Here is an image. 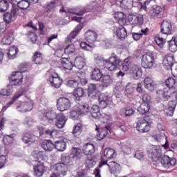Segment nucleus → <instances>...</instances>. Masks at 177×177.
<instances>
[{"label":"nucleus","mask_w":177,"mask_h":177,"mask_svg":"<svg viewBox=\"0 0 177 177\" xmlns=\"http://www.w3.org/2000/svg\"><path fill=\"white\" fill-rule=\"evenodd\" d=\"M30 7V3L27 0H21L17 3V6L12 4V9L10 12H6L3 15V19L7 24L15 21L17 16H24L23 12L21 10H26Z\"/></svg>","instance_id":"obj_1"},{"label":"nucleus","mask_w":177,"mask_h":177,"mask_svg":"<svg viewBox=\"0 0 177 177\" xmlns=\"http://www.w3.org/2000/svg\"><path fill=\"white\" fill-rule=\"evenodd\" d=\"M95 62L99 67H105L109 71H115L117 67L121 64V60L117 58L115 54H111V57L107 59L97 56L94 58Z\"/></svg>","instance_id":"obj_2"},{"label":"nucleus","mask_w":177,"mask_h":177,"mask_svg":"<svg viewBox=\"0 0 177 177\" xmlns=\"http://www.w3.org/2000/svg\"><path fill=\"white\" fill-rule=\"evenodd\" d=\"M103 165H108L109 170L112 174H120L121 172V166L116 162L111 161L107 163V161L101 160L98 167L94 170V175L95 177H101L100 168H102Z\"/></svg>","instance_id":"obj_3"},{"label":"nucleus","mask_w":177,"mask_h":177,"mask_svg":"<svg viewBox=\"0 0 177 177\" xmlns=\"http://www.w3.org/2000/svg\"><path fill=\"white\" fill-rule=\"evenodd\" d=\"M156 63V55L153 53H147L142 56L141 66L143 68H153Z\"/></svg>","instance_id":"obj_4"},{"label":"nucleus","mask_w":177,"mask_h":177,"mask_svg":"<svg viewBox=\"0 0 177 177\" xmlns=\"http://www.w3.org/2000/svg\"><path fill=\"white\" fill-rule=\"evenodd\" d=\"M147 153L149 158L155 162L159 161L161 157H162V151H161V148L156 145H150L147 149Z\"/></svg>","instance_id":"obj_5"},{"label":"nucleus","mask_w":177,"mask_h":177,"mask_svg":"<svg viewBox=\"0 0 177 177\" xmlns=\"http://www.w3.org/2000/svg\"><path fill=\"white\" fill-rule=\"evenodd\" d=\"M95 120H100L101 122H107L109 121V116L106 113H100V108L97 105H93L90 108L89 112Z\"/></svg>","instance_id":"obj_6"},{"label":"nucleus","mask_w":177,"mask_h":177,"mask_svg":"<svg viewBox=\"0 0 177 177\" xmlns=\"http://www.w3.org/2000/svg\"><path fill=\"white\" fill-rule=\"evenodd\" d=\"M9 81L10 85H11V86H12V85H21V84H23V72H12L11 77H9Z\"/></svg>","instance_id":"obj_7"},{"label":"nucleus","mask_w":177,"mask_h":177,"mask_svg":"<svg viewBox=\"0 0 177 177\" xmlns=\"http://www.w3.org/2000/svg\"><path fill=\"white\" fill-rule=\"evenodd\" d=\"M57 6H59V0H52L49 2H47L43 6L45 16H49L50 13H54Z\"/></svg>","instance_id":"obj_8"},{"label":"nucleus","mask_w":177,"mask_h":177,"mask_svg":"<svg viewBox=\"0 0 177 177\" xmlns=\"http://www.w3.org/2000/svg\"><path fill=\"white\" fill-rule=\"evenodd\" d=\"M71 107V102L67 97H59L57 102V109L59 111H66Z\"/></svg>","instance_id":"obj_9"},{"label":"nucleus","mask_w":177,"mask_h":177,"mask_svg":"<svg viewBox=\"0 0 177 177\" xmlns=\"http://www.w3.org/2000/svg\"><path fill=\"white\" fill-rule=\"evenodd\" d=\"M160 164L163 168L168 169V168H171L176 164V158H169V156L165 155L160 160Z\"/></svg>","instance_id":"obj_10"},{"label":"nucleus","mask_w":177,"mask_h":177,"mask_svg":"<svg viewBox=\"0 0 177 177\" xmlns=\"http://www.w3.org/2000/svg\"><path fill=\"white\" fill-rule=\"evenodd\" d=\"M136 128L138 131L141 133H145V132H149L150 131V125L146 119H140L138 120Z\"/></svg>","instance_id":"obj_11"},{"label":"nucleus","mask_w":177,"mask_h":177,"mask_svg":"<svg viewBox=\"0 0 177 177\" xmlns=\"http://www.w3.org/2000/svg\"><path fill=\"white\" fill-rule=\"evenodd\" d=\"M160 32L165 35H169L172 33V24L169 21L164 20L160 24Z\"/></svg>","instance_id":"obj_12"},{"label":"nucleus","mask_w":177,"mask_h":177,"mask_svg":"<svg viewBox=\"0 0 177 177\" xmlns=\"http://www.w3.org/2000/svg\"><path fill=\"white\" fill-rule=\"evenodd\" d=\"M112 30H113V33L115 34L116 37H118V39L121 41H124L125 38H127V29L122 26L118 28L117 26H113Z\"/></svg>","instance_id":"obj_13"},{"label":"nucleus","mask_w":177,"mask_h":177,"mask_svg":"<svg viewBox=\"0 0 177 177\" xmlns=\"http://www.w3.org/2000/svg\"><path fill=\"white\" fill-rule=\"evenodd\" d=\"M99 105L101 109H106L111 103V97L106 94L101 93L98 97Z\"/></svg>","instance_id":"obj_14"},{"label":"nucleus","mask_w":177,"mask_h":177,"mask_svg":"<svg viewBox=\"0 0 177 177\" xmlns=\"http://www.w3.org/2000/svg\"><path fill=\"white\" fill-rule=\"evenodd\" d=\"M129 20L131 24L136 26H142L145 21L143 16L140 14L129 15Z\"/></svg>","instance_id":"obj_15"},{"label":"nucleus","mask_w":177,"mask_h":177,"mask_svg":"<svg viewBox=\"0 0 177 177\" xmlns=\"http://www.w3.org/2000/svg\"><path fill=\"white\" fill-rule=\"evenodd\" d=\"M103 77V73L99 68H95L90 73V78L92 81L99 82Z\"/></svg>","instance_id":"obj_16"},{"label":"nucleus","mask_w":177,"mask_h":177,"mask_svg":"<svg viewBox=\"0 0 177 177\" xmlns=\"http://www.w3.org/2000/svg\"><path fill=\"white\" fill-rule=\"evenodd\" d=\"M55 127L59 128V129H62V128H64L66 125V122H67V118L63 113H58L57 117L55 118Z\"/></svg>","instance_id":"obj_17"},{"label":"nucleus","mask_w":177,"mask_h":177,"mask_svg":"<svg viewBox=\"0 0 177 177\" xmlns=\"http://www.w3.org/2000/svg\"><path fill=\"white\" fill-rule=\"evenodd\" d=\"M34 175L36 177H42L45 174V165L39 163L33 166Z\"/></svg>","instance_id":"obj_18"},{"label":"nucleus","mask_w":177,"mask_h":177,"mask_svg":"<svg viewBox=\"0 0 177 177\" xmlns=\"http://www.w3.org/2000/svg\"><path fill=\"white\" fill-rule=\"evenodd\" d=\"M85 39L90 44L93 45V42H95L97 39V33L93 30H88L85 32Z\"/></svg>","instance_id":"obj_19"},{"label":"nucleus","mask_w":177,"mask_h":177,"mask_svg":"<svg viewBox=\"0 0 177 177\" xmlns=\"http://www.w3.org/2000/svg\"><path fill=\"white\" fill-rule=\"evenodd\" d=\"M49 82L50 83L51 86L53 88H60L62 84H63V80L59 77V75H55V76H51L49 77Z\"/></svg>","instance_id":"obj_20"},{"label":"nucleus","mask_w":177,"mask_h":177,"mask_svg":"<svg viewBox=\"0 0 177 177\" xmlns=\"http://www.w3.org/2000/svg\"><path fill=\"white\" fill-rule=\"evenodd\" d=\"M37 139V137L31 133L30 132H26L24 133L22 135V142H24V143H26V145H31V143H34V142H35Z\"/></svg>","instance_id":"obj_21"},{"label":"nucleus","mask_w":177,"mask_h":177,"mask_svg":"<svg viewBox=\"0 0 177 177\" xmlns=\"http://www.w3.org/2000/svg\"><path fill=\"white\" fill-rule=\"evenodd\" d=\"M163 64L167 67V70H172L174 64H175V57L171 54H167L163 59Z\"/></svg>","instance_id":"obj_22"},{"label":"nucleus","mask_w":177,"mask_h":177,"mask_svg":"<svg viewBox=\"0 0 177 177\" xmlns=\"http://www.w3.org/2000/svg\"><path fill=\"white\" fill-rule=\"evenodd\" d=\"M82 153L84 156H93L95 154V145L91 143H86L83 145Z\"/></svg>","instance_id":"obj_23"},{"label":"nucleus","mask_w":177,"mask_h":177,"mask_svg":"<svg viewBox=\"0 0 177 177\" xmlns=\"http://www.w3.org/2000/svg\"><path fill=\"white\" fill-rule=\"evenodd\" d=\"M73 95L75 102H81V99L85 96V91L84 88L78 87L73 90Z\"/></svg>","instance_id":"obj_24"},{"label":"nucleus","mask_w":177,"mask_h":177,"mask_svg":"<svg viewBox=\"0 0 177 177\" xmlns=\"http://www.w3.org/2000/svg\"><path fill=\"white\" fill-rule=\"evenodd\" d=\"M57 114L53 111H48L44 113V115L41 118V121H48V122H53L54 120H56Z\"/></svg>","instance_id":"obj_25"},{"label":"nucleus","mask_w":177,"mask_h":177,"mask_svg":"<svg viewBox=\"0 0 177 177\" xmlns=\"http://www.w3.org/2000/svg\"><path fill=\"white\" fill-rule=\"evenodd\" d=\"M55 169L63 176L67 175V171L68 170V167L64 163L59 162L55 165Z\"/></svg>","instance_id":"obj_26"},{"label":"nucleus","mask_w":177,"mask_h":177,"mask_svg":"<svg viewBox=\"0 0 177 177\" xmlns=\"http://www.w3.org/2000/svg\"><path fill=\"white\" fill-rule=\"evenodd\" d=\"M17 109L21 113H27V111H31L32 110V104L27 102H24L17 106Z\"/></svg>","instance_id":"obj_27"},{"label":"nucleus","mask_w":177,"mask_h":177,"mask_svg":"<svg viewBox=\"0 0 177 177\" xmlns=\"http://www.w3.org/2000/svg\"><path fill=\"white\" fill-rule=\"evenodd\" d=\"M85 58L82 56L76 57L73 63V67L82 70L85 67Z\"/></svg>","instance_id":"obj_28"},{"label":"nucleus","mask_w":177,"mask_h":177,"mask_svg":"<svg viewBox=\"0 0 177 177\" xmlns=\"http://www.w3.org/2000/svg\"><path fill=\"white\" fill-rule=\"evenodd\" d=\"M60 63L65 70H73V68L74 67V64L70 58L63 57L61 59Z\"/></svg>","instance_id":"obj_29"},{"label":"nucleus","mask_w":177,"mask_h":177,"mask_svg":"<svg viewBox=\"0 0 177 177\" xmlns=\"http://www.w3.org/2000/svg\"><path fill=\"white\" fill-rule=\"evenodd\" d=\"M167 48L170 52H176L177 50V37H173L171 40L167 41Z\"/></svg>","instance_id":"obj_30"},{"label":"nucleus","mask_w":177,"mask_h":177,"mask_svg":"<svg viewBox=\"0 0 177 177\" xmlns=\"http://www.w3.org/2000/svg\"><path fill=\"white\" fill-rule=\"evenodd\" d=\"M41 147L45 151H52L55 149V144L50 140H44L42 142Z\"/></svg>","instance_id":"obj_31"},{"label":"nucleus","mask_w":177,"mask_h":177,"mask_svg":"<svg viewBox=\"0 0 177 177\" xmlns=\"http://www.w3.org/2000/svg\"><path fill=\"white\" fill-rule=\"evenodd\" d=\"M150 107L151 105L142 103L140 105L137 110L140 114H142V115H146L150 113Z\"/></svg>","instance_id":"obj_32"},{"label":"nucleus","mask_w":177,"mask_h":177,"mask_svg":"<svg viewBox=\"0 0 177 177\" xmlns=\"http://www.w3.org/2000/svg\"><path fill=\"white\" fill-rule=\"evenodd\" d=\"M132 74L136 80H139L142 77V68L138 65H133L131 67Z\"/></svg>","instance_id":"obj_33"},{"label":"nucleus","mask_w":177,"mask_h":177,"mask_svg":"<svg viewBox=\"0 0 177 177\" xmlns=\"http://www.w3.org/2000/svg\"><path fill=\"white\" fill-rule=\"evenodd\" d=\"M104 156L108 160H111L117 157V153H115V150L111 148H106L104 151Z\"/></svg>","instance_id":"obj_34"},{"label":"nucleus","mask_w":177,"mask_h":177,"mask_svg":"<svg viewBox=\"0 0 177 177\" xmlns=\"http://www.w3.org/2000/svg\"><path fill=\"white\" fill-rule=\"evenodd\" d=\"M101 82L102 86H104V88H107V86H110L111 84H113V80L111 79V77L110 75H103L101 78Z\"/></svg>","instance_id":"obj_35"},{"label":"nucleus","mask_w":177,"mask_h":177,"mask_svg":"<svg viewBox=\"0 0 177 177\" xmlns=\"http://www.w3.org/2000/svg\"><path fill=\"white\" fill-rule=\"evenodd\" d=\"M23 95V92H19L17 93L12 97V99L4 106H3V109L1 110V111H3V113L4 111H6V109L10 106H12V104H13V103H15V102H16V100H17V99H19V97H20V96Z\"/></svg>","instance_id":"obj_36"},{"label":"nucleus","mask_w":177,"mask_h":177,"mask_svg":"<svg viewBox=\"0 0 177 177\" xmlns=\"http://www.w3.org/2000/svg\"><path fill=\"white\" fill-rule=\"evenodd\" d=\"M71 157L75 158V160H80L82 157L81 153V149L77 147H73L71 149Z\"/></svg>","instance_id":"obj_37"},{"label":"nucleus","mask_w":177,"mask_h":177,"mask_svg":"<svg viewBox=\"0 0 177 177\" xmlns=\"http://www.w3.org/2000/svg\"><path fill=\"white\" fill-rule=\"evenodd\" d=\"M68 12L71 15L82 16V15H85V13H86V10L85 8H68Z\"/></svg>","instance_id":"obj_38"},{"label":"nucleus","mask_w":177,"mask_h":177,"mask_svg":"<svg viewBox=\"0 0 177 177\" xmlns=\"http://www.w3.org/2000/svg\"><path fill=\"white\" fill-rule=\"evenodd\" d=\"M88 96L90 99H95L96 97V84H91L88 85Z\"/></svg>","instance_id":"obj_39"},{"label":"nucleus","mask_w":177,"mask_h":177,"mask_svg":"<svg viewBox=\"0 0 177 177\" xmlns=\"http://www.w3.org/2000/svg\"><path fill=\"white\" fill-rule=\"evenodd\" d=\"M115 17H117L118 21L121 27L127 24V15H125L124 12H118V14L115 15Z\"/></svg>","instance_id":"obj_40"},{"label":"nucleus","mask_w":177,"mask_h":177,"mask_svg":"<svg viewBox=\"0 0 177 177\" xmlns=\"http://www.w3.org/2000/svg\"><path fill=\"white\" fill-rule=\"evenodd\" d=\"M81 30H82V24H79L77 25L75 29L73 30V31H72L69 36L68 37V39H70L71 41V39H74V38H75V37H77V35H78V34H80V31H81Z\"/></svg>","instance_id":"obj_41"},{"label":"nucleus","mask_w":177,"mask_h":177,"mask_svg":"<svg viewBox=\"0 0 177 177\" xmlns=\"http://www.w3.org/2000/svg\"><path fill=\"white\" fill-rule=\"evenodd\" d=\"M165 85L168 87V89H175L177 86L176 80L174 77H169L165 80Z\"/></svg>","instance_id":"obj_42"},{"label":"nucleus","mask_w":177,"mask_h":177,"mask_svg":"<svg viewBox=\"0 0 177 177\" xmlns=\"http://www.w3.org/2000/svg\"><path fill=\"white\" fill-rule=\"evenodd\" d=\"M17 53H19V48H17L16 46H13L12 47L10 48L7 55L10 59H16Z\"/></svg>","instance_id":"obj_43"},{"label":"nucleus","mask_w":177,"mask_h":177,"mask_svg":"<svg viewBox=\"0 0 177 177\" xmlns=\"http://www.w3.org/2000/svg\"><path fill=\"white\" fill-rule=\"evenodd\" d=\"M40 52H35L32 57V62L35 64H41L42 63V56Z\"/></svg>","instance_id":"obj_44"},{"label":"nucleus","mask_w":177,"mask_h":177,"mask_svg":"<svg viewBox=\"0 0 177 177\" xmlns=\"http://www.w3.org/2000/svg\"><path fill=\"white\" fill-rule=\"evenodd\" d=\"M162 11V8L160 6L155 5V6H153L152 8L149 11V13L151 16L154 17L156 16H158V15H160Z\"/></svg>","instance_id":"obj_45"},{"label":"nucleus","mask_w":177,"mask_h":177,"mask_svg":"<svg viewBox=\"0 0 177 177\" xmlns=\"http://www.w3.org/2000/svg\"><path fill=\"white\" fill-rule=\"evenodd\" d=\"M79 114H88L91 110V107H89V104L87 103H84L79 106Z\"/></svg>","instance_id":"obj_46"},{"label":"nucleus","mask_w":177,"mask_h":177,"mask_svg":"<svg viewBox=\"0 0 177 177\" xmlns=\"http://www.w3.org/2000/svg\"><path fill=\"white\" fill-rule=\"evenodd\" d=\"M12 95V85L8 84L7 86V89H2L0 91V102L2 100V96H10Z\"/></svg>","instance_id":"obj_47"},{"label":"nucleus","mask_w":177,"mask_h":177,"mask_svg":"<svg viewBox=\"0 0 177 177\" xmlns=\"http://www.w3.org/2000/svg\"><path fill=\"white\" fill-rule=\"evenodd\" d=\"M54 145L58 151H64L66 149V142L64 141H56Z\"/></svg>","instance_id":"obj_48"},{"label":"nucleus","mask_w":177,"mask_h":177,"mask_svg":"<svg viewBox=\"0 0 177 177\" xmlns=\"http://www.w3.org/2000/svg\"><path fill=\"white\" fill-rule=\"evenodd\" d=\"M82 132V124H81V123H78L77 124L74 126L72 133L75 137L77 138V136H80Z\"/></svg>","instance_id":"obj_49"},{"label":"nucleus","mask_w":177,"mask_h":177,"mask_svg":"<svg viewBox=\"0 0 177 177\" xmlns=\"http://www.w3.org/2000/svg\"><path fill=\"white\" fill-rule=\"evenodd\" d=\"M61 162L64 165H73V158L71 156H63L61 157Z\"/></svg>","instance_id":"obj_50"},{"label":"nucleus","mask_w":177,"mask_h":177,"mask_svg":"<svg viewBox=\"0 0 177 177\" xmlns=\"http://www.w3.org/2000/svg\"><path fill=\"white\" fill-rule=\"evenodd\" d=\"M64 53L65 55H68L70 56V55H74L75 53V47L73 44L68 45L64 48Z\"/></svg>","instance_id":"obj_51"},{"label":"nucleus","mask_w":177,"mask_h":177,"mask_svg":"<svg viewBox=\"0 0 177 177\" xmlns=\"http://www.w3.org/2000/svg\"><path fill=\"white\" fill-rule=\"evenodd\" d=\"M13 41V37H10L9 35H6L1 39L2 45H10Z\"/></svg>","instance_id":"obj_52"},{"label":"nucleus","mask_w":177,"mask_h":177,"mask_svg":"<svg viewBox=\"0 0 177 177\" xmlns=\"http://www.w3.org/2000/svg\"><path fill=\"white\" fill-rule=\"evenodd\" d=\"M135 92V87L133 84L128 83L125 88V95H132Z\"/></svg>","instance_id":"obj_53"},{"label":"nucleus","mask_w":177,"mask_h":177,"mask_svg":"<svg viewBox=\"0 0 177 177\" xmlns=\"http://www.w3.org/2000/svg\"><path fill=\"white\" fill-rule=\"evenodd\" d=\"M77 77L79 79V84L80 85H86L88 84V80H86V78H85V73H82L81 74L80 73H77Z\"/></svg>","instance_id":"obj_54"},{"label":"nucleus","mask_w":177,"mask_h":177,"mask_svg":"<svg viewBox=\"0 0 177 177\" xmlns=\"http://www.w3.org/2000/svg\"><path fill=\"white\" fill-rule=\"evenodd\" d=\"M15 138V134L11 135H6L3 138V142L4 145H10V143H12L13 138Z\"/></svg>","instance_id":"obj_55"},{"label":"nucleus","mask_w":177,"mask_h":177,"mask_svg":"<svg viewBox=\"0 0 177 177\" xmlns=\"http://www.w3.org/2000/svg\"><path fill=\"white\" fill-rule=\"evenodd\" d=\"M133 0H122L120 3L122 6L127 8V9H129L133 6Z\"/></svg>","instance_id":"obj_56"},{"label":"nucleus","mask_w":177,"mask_h":177,"mask_svg":"<svg viewBox=\"0 0 177 177\" xmlns=\"http://www.w3.org/2000/svg\"><path fill=\"white\" fill-rule=\"evenodd\" d=\"M80 47L82 48V49H84V50H92V49L95 48V45L88 44L85 41H82L80 43Z\"/></svg>","instance_id":"obj_57"},{"label":"nucleus","mask_w":177,"mask_h":177,"mask_svg":"<svg viewBox=\"0 0 177 177\" xmlns=\"http://www.w3.org/2000/svg\"><path fill=\"white\" fill-rule=\"evenodd\" d=\"M9 9V3H8L5 0L0 1V12H6Z\"/></svg>","instance_id":"obj_58"},{"label":"nucleus","mask_w":177,"mask_h":177,"mask_svg":"<svg viewBox=\"0 0 177 177\" xmlns=\"http://www.w3.org/2000/svg\"><path fill=\"white\" fill-rule=\"evenodd\" d=\"M33 157L36 158V161H41L44 160V153L39 151H35L33 152Z\"/></svg>","instance_id":"obj_59"},{"label":"nucleus","mask_w":177,"mask_h":177,"mask_svg":"<svg viewBox=\"0 0 177 177\" xmlns=\"http://www.w3.org/2000/svg\"><path fill=\"white\" fill-rule=\"evenodd\" d=\"M122 111L124 114L125 117H131V115L135 113V110L132 108H123Z\"/></svg>","instance_id":"obj_60"},{"label":"nucleus","mask_w":177,"mask_h":177,"mask_svg":"<svg viewBox=\"0 0 177 177\" xmlns=\"http://www.w3.org/2000/svg\"><path fill=\"white\" fill-rule=\"evenodd\" d=\"M169 88L163 89L162 97L164 100H171V99H172V95L169 93Z\"/></svg>","instance_id":"obj_61"},{"label":"nucleus","mask_w":177,"mask_h":177,"mask_svg":"<svg viewBox=\"0 0 177 177\" xmlns=\"http://www.w3.org/2000/svg\"><path fill=\"white\" fill-rule=\"evenodd\" d=\"M151 97L147 93L143 94L142 95V102L144 104H149L151 106Z\"/></svg>","instance_id":"obj_62"},{"label":"nucleus","mask_w":177,"mask_h":177,"mask_svg":"<svg viewBox=\"0 0 177 177\" xmlns=\"http://www.w3.org/2000/svg\"><path fill=\"white\" fill-rule=\"evenodd\" d=\"M152 138L156 142H161L162 140H164V139H165V133H157V134L153 136Z\"/></svg>","instance_id":"obj_63"},{"label":"nucleus","mask_w":177,"mask_h":177,"mask_svg":"<svg viewBox=\"0 0 177 177\" xmlns=\"http://www.w3.org/2000/svg\"><path fill=\"white\" fill-rule=\"evenodd\" d=\"M121 150L122 153H124V154H125L126 156H128V154H131V147H129V146H128L127 145H123L121 147Z\"/></svg>","instance_id":"obj_64"}]
</instances>
